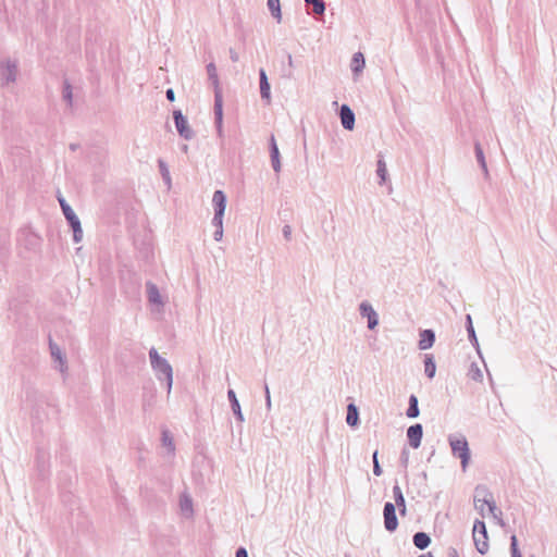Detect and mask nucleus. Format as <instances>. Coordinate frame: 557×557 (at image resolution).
<instances>
[{"label":"nucleus","instance_id":"obj_6","mask_svg":"<svg viewBox=\"0 0 557 557\" xmlns=\"http://www.w3.org/2000/svg\"><path fill=\"white\" fill-rule=\"evenodd\" d=\"M212 206L214 215L212 222L223 221L224 212L226 209V196L222 190H215L212 196Z\"/></svg>","mask_w":557,"mask_h":557},{"label":"nucleus","instance_id":"obj_38","mask_svg":"<svg viewBox=\"0 0 557 557\" xmlns=\"http://www.w3.org/2000/svg\"><path fill=\"white\" fill-rule=\"evenodd\" d=\"M73 230V239L75 243H79L83 239V230L81 224H76L72 227Z\"/></svg>","mask_w":557,"mask_h":557},{"label":"nucleus","instance_id":"obj_16","mask_svg":"<svg viewBox=\"0 0 557 557\" xmlns=\"http://www.w3.org/2000/svg\"><path fill=\"white\" fill-rule=\"evenodd\" d=\"M207 73H208V77H209L210 82L212 83V85L214 87V101H215L218 95L220 97H222V90L220 87V81H219V76H218L216 66L213 62H211L207 65Z\"/></svg>","mask_w":557,"mask_h":557},{"label":"nucleus","instance_id":"obj_45","mask_svg":"<svg viewBox=\"0 0 557 557\" xmlns=\"http://www.w3.org/2000/svg\"><path fill=\"white\" fill-rule=\"evenodd\" d=\"M466 327L467 330L468 329H473V324H472V318L470 314H467L466 315Z\"/></svg>","mask_w":557,"mask_h":557},{"label":"nucleus","instance_id":"obj_23","mask_svg":"<svg viewBox=\"0 0 557 557\" xmlns=\"http://www.w3.org/2000/svg\"><path fill=\"white\" fill-rule=\"evenodd\" d=\"M364 65H366V61H364L363 54L361 52H356L352 55L351 64H350L352 73L356 75L360 74L364 69Z\"/></svg>","mask_w":557,"mask_h":557},{"label":"nucleus","instance_id":"obj_47","mask_svg":"<svg viewBox=\"0 0 557 557\" xmlns=\"http://www.w3.org/2000/svg\"><path fill=\"white\" fill-rule=\"evenodd\" d=\"M401 462H403V465H404L405 467H407V465H408V456H407V455L405 456V454H403V456H401Z\"/></svg>","mask_w":557,"mask_h":557},{"label":"nucleus","instance_id":"obj_12","mask_svg":"<svg viewBox=\"0 0 557 557\" xmlns=\"http://www.w3.org/2000/svg\"><path fill=\"white\" fill-rule=\"evenodd\" d=\"M180 510L181 513L190 519L194 517V504L190 495L186 492L182 493L180 496Z\"/></svg>","mask_w":557,"mask_h":557},{"label":"nucleus","instance_id":"obj_15","mask_svg":"<svg viewBox=\"0 0 557 557\" xmlns=\"http://www.w3.org/2000/svg\"><path fill=\"white\" fill-rule=\"evenodd\" d=\"M146 287H147V297H148V301L151 304V305H156V306H159V307H162L164 305V301H163V298L159 292V288L156 284L151 283V282H148L146 284Z\"/></svg>","mask_w":557,"mask_h":557},{"label":"nucleus","instance_id":"obj_34","mask_svg":"<svg viewBox=\"0 0 557 557\" xmlns=\"http://www.w3.org/2000/svg\"><path fill=\"white\" fill-rule=\"evenodd\" d=\"M305 2L307 4H312L313 5V12L315 14H323L324 11H325V3L323 0H305Z\"/></svg>","mask_w":557,"mask_h":557},{"label":"nucleus","instance_id":"obj_18","mask_svg":"<svg viewBox=\"0 0 557 557\" xmlns=\"http://www.w3.org/2000/svg\"><path fill=\"white\" fill-rule=\"evenodd\" d=\"M214 116H215V125L219 136L223 134V97L218 95L216 100L214 101Z\"/></svg>","mask_w":557,"mask_h":557},{"label":"nucleus","instance_id":"obj_8","mask_svg":"<svg viewBox=\"0 0 557 557\" xmlns=\"http://www.w3.org/2000/svg\"><path fill=\"white\" fill-rule=\"evenodd\" d=\"M359 312L362 318H367L368 327L370 330H373L377 326L379 315L369 301L364 300V301L360 302Z\"/></svg>","mask_w":557,"mask_h":557},{"label":"nucleus","instance_id":"obj_35","mask_svg":"<svg viewBox=\"0 0 557 557\" xmlns=\"http://www.w3.org/2000/svg\"><path fill=\"white\" fill-rule=\"evenodd\" d=\"M510 553L511 557H522V554L518 547V540L515 534L510 537Z\"/></svg>","mask_w":557,"mask_h":557},{"label":"nucleus","instance_id":"obj_37","mask_svg":"<svg viewBox=\"0 0 557 557\" xmlns=\"http://www.w3.org/2000/svg\"><path fill=\"white\" fill-rule=\"evenodd\" d=\"M467 332H468L469 339H470L471 344L476 349L478 354L481 356L480 345H479V342H478V338H476V335H475L474 327L473 329H468Z\"/></svg>","mask_w":557,"mask_h":557},{"label":"nucleus","instance_id":"obj_21","mask_svg":"<svg viewBox=\"0 0 557 557\" xmlns=\"http://www.w3.org/2000/svg\"><path fill=\"white\" fill-rule=\"evenodd\" d=\"M227 398L230 400L233 413L235 414L237 420L239 422H244V416H243V412H242V409H240V405H239V401H238V399L236 397V394H235V392L233 389H228Z\"/></svg>","mask_w":557,"mask_h":557},{"label":"nucleus","instance_id":"obj_9","mask_svg":"<svg viewBox=\"0 0 557 557\" xmlns=\"http://www.w3.org/2000/svg\"><path fill=\"white\" fill-rule=\"evenodd\" d=\"M50 354L55 364V368L61 372L65 373L67 371V362L66 357L63 354L62 349L59 345L50 341L49 343Z\"/></svg>","mask_w":557,"mask_h":557},{"label":"nucleus","instance_id":"obj_46","mask_svg":"<svg viewBox=\"0 0 557 557\" xmlns=\"http://www.w3.org/2000/svg\"><path fill=\"white\" fill-rule=\"evenodd\" d=\"M230 57L233 62H237L239 59L237 52L233 49L230 50Z\"/></svg>","mask_w":557,"mask_h":557},{"label":"nucleus","instance_id":"obj_13","mask_svg":"<svg viewBox=\"0 0 557 557\" xmlns=\"http://www.w3.org/2000/svg\"><path fill=\"white\" fill-rule=\"evenodd\" d=\"M341 122L345 129L352 131L355 127V113L347 106L343 104L339 111Z\"/></svg>","mask_w":557,"mask_h":557},{"label":"nucleus","instance_id":"obj_44","mask_svg":"<svg viewBox=\"0 0 557 557\" xmlns=\"http://www.w3.org/2000/svg\"><path fill=\"white\" fill-rule=\"evenodd\" d=\"M165 95H166V99L169 101H174L175 100V94H174L173 89H171V88L168 89Z\"/></svg>","mask_w":557,"mask_h":557},{"label":"nucleus","instance_id":"obj_4","mask_svg":"<svg viewBox=\"0 0 557 557\" xmlns=\"http://www.w3.org/2000/svg\"><path fill=\"white\" fill-rule=\"evenodd\" d=\"M473 542L476 550L484 555L488 550V537L485 523L481 520H475L473 524Z\"/></svg>","mask_w":557,"mask_h":557},{"label":"nucleus","instance_id":"obj_30","mask_svg":"<svg viewBox=\"0 0 557 557\" xmlns=\"http://www.w3.org/2000/svg\"><path fill=\"white\" fill-rule=\"evenodd\" d=\"M408 418H417L419 416L418 398L414 395L409 397V407L406 412Z\"/></svg>","mask_w":557,"mask_h":557},{"label":"nucleus","instance_id":"obj_1","mask_svg":"<svg viewBox=\"0 0 557 557\" xmlns=\"http://www.w3.org/2000/svg\"><path fill=\"white\" fill-rule=\"evenodd\" d=\"M149 359L151 368L159 381L165 380L166 383V393L171 394L172 385H173V369L170 362L161 357L156 348H151L149 350Z\"/></svg>","mask_w":557,"mask_h":557},{"label":"nucleus","instance_id":"obj_27","mask_svg":"<svg viewBox=\"0 0 557 557\" xmlns=\"http://www.w3.org/2000/svg\"><path fill=\"white\" fill-rule=\"evenodd\" d=\"M412 541H413L414 546L418 547L419 549L426 548L431 543L430 536L424 532L416 533L413 535Z\"/></svg>","mask_w":557,"mask_h":557},{"label":"nucleus","instance_id":"obj_36","mask_svg":"<svg viewBox=\"0 0 557 557\" xmlns=\"http://www.w3.org/2000/svg\"><path fill=\"white\" fill-rule=\"evenodd\" d=\"M211 223L215 227V231L213 233L214 240L221 242L223 238V221H219V222L211 221Z\"/></svg>","mask_w":557,"mask_h":557},{"label":"nucleus","instance_id":"obj_10","mask_svg":"<svg viewBox=\"0 0 557 557\" xmlns=\"http://www.w3.org/2000/svg\"><path fill=\"white\" fill-rule=\"evenodd\" d=\"M384 527L387 531L394 532L398 527L396 509L393 503H386L383 510Z\"/></svg>","mask_w":557,"mask_h":557},{"label":"nucleus","instance_id":"obj_11","mask_svg":"<svg viewBox=\"0 0 557 557\" xmlns=\"http://www.w3.org/2000/svg\"><path fill=\"white\" fill-rule=\"evenodd\" d=\"M422 434H423V429H422V425L419 423L408 428L407 437H408L409 445L412 448L417 449L420 447Z\"/></svg>","mask_w":557,"mask_h":557},{"label":"nucleus","instance_id":"obj_33","mask_svg":"<svg viewBox=\"0 0 557 557\" xmlns=\"http://www.w3.org/2000/svg\"><path fill=\"white\" fill-rule=\"evenodd\" d=\"M474 150H475V157H476L478 162L480 163V165H481L482 170L484 171V173L487 174L488 171H487V165H486L485 157H484L482 147H481V145L479 143H475Z\"/></svg>","mask_w":557,"mask_h":557},{"label":"nucleus","instance_id":"obj_19","mask_svg":"<svg viewBox=\"0 0 557 557\" xmlns=\"http://www.w3.org/2000/svg\"><path fill=\"white\" fill-rule=\"evenodd\" d=\"M161 443H162V447L165 449V454L169 457H173L175 455V443H174V438L169 430L162 431Z\"/></svg>","mask_w":557,"mask_h":557},{"label":"nucleus","instance_id":"obj_48","mask_svg":"<svg viewBox=\"0 0 557 557\" xmlns=\"http://www.w3.org/2000/svg\"><path fill=\"white\" fill-rule=\"evenodd\" d=\"M288 64L292 66L293 65V57L290 54H288Z\"/></svg>","mask_w":557,"mask_h":557},{"label":"nucleus","instance_id":"obj_14","mask_svg":"<svg viewBox=\"0 0 557 557\" xmlns=\"http://www.w3.org/2000/svg\"><path fill=\"white\" fill-rule=\"evenodd\" d=\"M58 200L62 209V212L71 227L75 226L76 224H81L78 216L75 214L71 206L65 201V199L62 196H60L58 197Z\"/></svg>","mask_w":557,"mask_h":557},{"label":"nucleus","instance_id":"obj_7","mask_svg":"<svg viewBox=\"0 0 557 557\" xmlns=\"http://www.w3.org/2000/svg\"><path fill=\"white\" fill-rule=\"evenodd\" d=\"M175 127L178 134L186 140H189L194 137V132L189 127L187 119L183 115L180 110L173 112Z\"/></svg>","mask_w":557,"mask_h":557},{"label":"nucleus","instance_id":"obj_32","mask_svg":"<svg viewBox=\"0 0 557 557\" xmlns=\"http://www.w3.org/2000/svg\"><path fill=\"white\" fill-rule=\"evenodd\" d=\"M468 376L475 382L483 381V373H482L480 367L478 366V363L472 362L470 364V368L468 370Z\"/></svg>","mask_w":557,"mask_h":557},{"label":"nucleus","instance_id":"obj_42","mask_svg":"<svg viewBox=\"0 0 557 557\" xmlns=\"http://www.w3.org/2000/svg\"><path fill=\"white\" fill-rule=\"evenodd\" d=\"M290 234H292V230H290V226L288 225H285L283 227V235L286 239H289L290 238Z\"/></svg>","mask_w":557,"mask_h":557},{"label":"nucleus","instance_id":"obj_2","mask_svg":"<svg viewBox=\"0 0 557 557\" xmlns=\"http://www.w3.org/2000/svg\"><path fill=\"white\" fill-rule=\"evenodd\" d=\"M474 508L484 517L485 507H487L490 513L497 520L500 525H504L502 519V511L497 509V506L493 499L492 494L485 486H476L474 491Z\"/></svg>","mask_w":557,"mask_h":557},{"label":"nucleus","instance_id":"obj_20","mask_svg":"<svg viewBox=\"0 0 557 557\" xmlns=\"http://www.w3.org/2000/svg\"><path fill=\"white\" fill-rule=\"evenodd\" d=\"M435 334L432 330H424L420 333V339L418 343L419 349L426 350L434 345Z\"/></svg>","mask_w":557,"mask_h":557},{"label":"nucleus","instance_id":"obj_25","mask_svg":"<svg viewBox=\"0 0 557 557\" xmlns=\"http://www.w3.org/2000/svg\"><path fill=\"white\" fill-rule=\"evenodd\" d=\"M436 372V364L433 355H424V373L429 379H433Z\"/></svg>","mask_w":557,"mask_h":557},{"label":"nucleus","instance_id":"obj_49","mask_svg":"<svg viewBox=\"0 0 557 557\" xmlns=\"http://www.w3.org/2000/svg\"><path fill=\"white\" fill-rule=\"evenodd\" d=\"M419 557H433V556H432V554H431V553H426V554H423V555H421V556H419Z\"/></svg>","mask_w":557,"mask_h":557},{"label":"nucleus","instance_id":"obj_43","mask_svg":"<svg viewBox=\"0 0 557 557\" xmlns=\"http://www.w3.org/2000/svg\"><path fill=\"white\" fill-rule=\"evenodd\" d=\"M236 557H248L246 548L239 547L236 552Z\"/></svg>","mask_w":557,"mask_h":557},{"label":"nucleus","instance_id":"obj_26","mask_svg":"<svg viewBox=\"0 0 557 557\" xmlns=\"http://www.w3.org/2000/svg\"><path fill=\"white\" fill-rule=\"evenodd\" d=\"M346 422L349 426H356L359 422L358 408L354 404L347 406Z\"/></svg>","mask_w":557,"mask_h":557},{"label":"nucleus","instance_id":"obj_39","mask_svg":"<svg viewBox=\"0 0 557 557\" xmlns=\"http://www.w3.org/2000/svg\"><path fill=\"white\" fill-rule=\"evenodd\" d=\"M63 98L65 99V101L71 104L72 103V87L69 83H65L64 84V88H63Z\"/></svg>","mask_w":557,"mask_h":557},{"label":"nucleus","instance_id":"obj_28","mask_svg":"<svg viewBox=\"0 0 557 557\" xmlns=\"http://www.w3.org/2000/svg\"><path fill=\"white\" fill-rule=\"evenodd\" d=\"M158 166H159L161 176H162L166 187L170 189L171 186H172V180H171V175H170V171H169L168 164L162 159H159L158 160Z\"/></svg>","mask_w":557,"mask_h":557},{"label":"nucleus","instance_id":"obj_5","mask_svg":"<svg viewBox=\"0 0 557 557\" xmlns=\"http://www.w3.org/2000/svg\"><path fill=\"white\" fill-rule=\"evenodd\" d=\"M18 66L13 60H4L0 62V85L8 86L17 79Z\"/></svg>","mask_w":557,"mask_h":557},{"label":"nucleus","instance_id":"obj_31","mask_svg":"<svg viewBox=\"0 0 557 557\" xmlns=\"http://www.w3.org/2000/svg\"><path fill=\"white\" fill-rule=\"evenodd\" d=\"M268 8L274 18H276L277 22H281L282 20V13H281V5L280 0H268Z\"/></svg>","mask_w":557,"mask_h":557},{"label":"nucleus","instance_id":"obj_40","mask_svg":"<svg viewBox=\"0 0 557 557\" xmlns=\"http://www.w3.org/2000/svg\"><path fill=\"white\" fill-rule=\"evenodd\" d=\"M373 473L376 476H380L382 474V468L377 460V451H374L373 454Z\"/></svg>","mask_w":557,"mask_h":557},{"label":"nucleus","instance_id":"obj_3","mask_svg":"<svg viewBox=\"0 0 557 557\" xmlns=\"http://www.w3.org/2000/svg\"><path fill=\"white\" fill-rule=\"evenodd\" d=\"M448 442L451 448V453L455 457L459 458L461 461V467L463 470L467 469L468 463L470 461V449L465 436L456 437L450 435L448 437Z\"/></svg>","mask_w":557,"mask_h":557},{"label":"nucleus","instance_id":"obj_24","mask_svg":"<svg viewBox=\"0 0 557 557\" xmlns=\"http://www.w3.org/2000/svg\"><path fill=\"white\" fill-rule=\"evenodd\" d=\"M393 496L395 499V505L398 507L399 512L401 515H405L406 513V503H405V498H404L401 488L398 484H395L393 486Z\"/></svg>","mask_w":557,"mask_h":557},{"label":"nucleus","instance_id":"obj_29","mask_svg":"<svg viewBox=\"0 0 557 557\" xmlns=\"http://www.w3.org/2000/svg\"><path fill=\"white\" fill-rule=\"evenodd\" d=\"M376 174L380 177V185H383L387 180V168L382 157L379 158L376 163Z\"/></svg>","mask_w":557,"mask_h":557},{"label":"nucleus","instance_id":"obj_41","mask_svg":"<svg viewBox=\"0 0 557 557\" xmlns=\"http://www.w3.org/2000/svg\"><path fill=\"white\" fill-rule=\"evenodd\" d=\"M265 407L268 410L272 407L271 395L268 384L264 385Z\"/></svg>","mask_w":557,"mask_h":557},{"label":"nucleus","instance_id":"obj_22","mask_svg":"<svg viewBox=\"0 0 557 557\" xmlns=\"http://www.w3.org/2000/svg\"><path fill=\"white\" fill-rule=\"evenodd\" d=\"M270 154H271V162H272L273 170L276 173H278L281 171L280 151H278L277 145H276L273 136L271 137Z\"/></svg>","mask_w":557,"mask_h":557},{"label":"nucleus","instance_id":"obj_17","mask_svg":"<svg viewBox=\"0 0 557 557\" xmlns=\"http://www.w3.org/2000/svg\"><path fill=\"white\" fill-rule=\"evenodd\" d=\"M259 79H260V94L261 98L267 102H271V87L268 81L267 73L263 69L259 71Z\"/></svg>","mask_w":557,"mask_h":557}]
</instances>
